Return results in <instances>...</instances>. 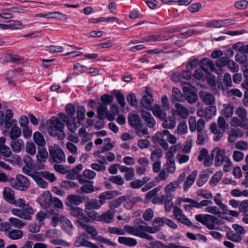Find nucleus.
Instances as JSON below:
<instances>
[{"label":"nucleus","mask_w":248,"mask_h":248,"mask_svg":"<svg viewBox=\"0 0 248 248\" xmlns=\"http://www.w3.org/2000/svg\"><path fill=\"white\" fill-rule=\"evenodd\" d=\"M224 109L222 110V114L226 118L232 116L234 111V106L232 103L223 105Z\"/></svg>","instance_id":"79ce46f5"},{"label":"nucleus","mask_w":248,"mask_h":248,"mask_svg":"<svg viewBox=\"0 0 248 248\" xmlns=\"http://www.w3.org/2000/svg\"><path fill=\"white\" fill-rule=\"evenodd\" d=\"M207 217V218L204 225H206V227L210 230L216 229V225L219 223L218 218L210 215H208Z\"/></svg>","instance_id":"bb28decb"},{"label":"nucleus","mask_w":248,"mask_h":248,"mask_svg":"<svg viewBox=\"0 0 248 248\" xmlns=\"http://www.w3.org/2000/svg\"><path fill=\"white\" fill-rule=\"evenodd\" d=\"M52 198L50 193L49 191H46L43 193L40 199H37V201L42 207L46 208L49 205Z\"/></svg>","instance_id":"f3484780"},{"label":"nucleus","mask_w":248,"mask_h":248,"mask_svg":"<svg viewBox=\"0 0 248 248\" xmlns=\"http://www.w3.org/2000/svg\"><path fill=\"white\" fill-rule=\"evenodd\" d=\"M144 40L146 42H155V41H161L163 40H168V38L164 37H163L160 35H151L144 38Z\"/></svg>","instance_id":"0e129e2a"},{"label":"nucleus","mask_w":248,"mask_h":248,"mask_svg":"<svg viewBox=\"0 0 248 248\" xmlns=\"http://www.w3.org/2000/svg\"><path fill=\"white\" fill-rule=\"evenodd\" d=\"M127 197L122 196L110 201L109 203L110 210H115V208L119 207L124 201L127 202Z\"/></svg>","instance_id":"c9c22d12"},{"label":"nucleus","mask_w":248,"mask_h":248,"mask_svg":"<svg viewBox=\"0 0 248 248\" xmlns=\"http://www.w3.org/2000/svg\"><path fill=\"white\" fill-rule=\"evenodd\" d=\"M85 113L86 109L84 107L79 106L78 107L77 112V123L80 124V122L84 120L85 118Z\"/></svg>","instance_id":"864d4df0"},{"label":"nucleus","mask_w":248,"mask_h":248,"mask_svg":"<svg viewBox=\"0 0 248 248\" xmlns=\"http://www.w3.org/2000/svg\"><path fill=\"white\" fill-rule=\"evenodd\" d=\"M82 169L83 165L81 164H78L72 170H69V172L68 173V176L70 179L74 178L75 177L76 175L77 174L80 170H81Z\"/></svg>","instance_id":"338daca9"},{"label":"nucleus","mask_w":248,"mask_h":248,"mask_svg":"<svg viewBox=\"0 0 248 248\" xmlns=\"http://www.w3.org/2000/svg\"><path fill=\"white\" fill-rule=\"evenodd\" d=\"M200 98L203 102L207 105H213L215 102V99L212 93L206 91H201L200 93Z\"/></svg>","instance_id":"dca6fc26"},{"label":"nucleus","mask_w":248,"mask_h":248,"mask_svg":"<svg viewBox=\"0 0 248 248\" xmlns=\"http://www.w3.org/2000/svg\"><path fill=\"white\" fill-rule=\"evenodd\" d=\"M7 235L11 239L17 240L23 237L24 232L20 230L15 229L8 231Z\"/></svg>","instance_id":"a19ab883"},{"label":"nucleus","mask_w":248,"mask_h":248,"mask_svg":"<svg viewBox=\"0 0 248 248\" xmlns=\"http://www.w3.org/2000/svg\"><path fill=\"white\" fill-rule=\"evenodd\" d=\"M36 183L37 185L43 188H46L48 186V183L42 179V176L39 172L35 171L30 175Z\"/></svg>","instance_id":"6ab92c4d"},{"label":"nucleus","mask_w":248,"mask_h":248,"mask_svg":"<svg viewBox=\"0 0 248 248\" xmlns=\"http://www.w3.org/2000/svg\"><path fill=\"white\" fill-rule=\"evenodd\" d=\"M129 124L135 129H140L141 126V122L140 117L136 114L130 113L128 117Z\"/></svg>","instance_id":"aec40b11"},{"label":"nucleus","mask_w":248,"mask_h":248,"mask_svg":"<svg viewBox=\"0 0 248 248\" xmlns=\"http://www.w3.org/2000/svg\"><path fill=\"white\" fill-rule=\"evenodd\" d=\"M162 189L161 186H158L152 190L149 191L145 194V198L147 200H150L155 197V196Z\"/></svg>","instance_id":"052dcab7"},{"label":"nucleus","mask_w":248,"mask_h":248,"mask_svg":"<svg viewBox=\"0 0 248 248\" xmlns=\"http://www.w3.org/2000/svg\"><path fill=\"white\" fill-rule=\"evenodd\" d=\"M11 130L9 132V137L11 140L17 139L21 135V130L16 125H12Z\"/></svg>","instance_id":"8fccbe9b"},{"label":"nucleus","mask_w":248,"mask_h":248,"mask_svg":"<svg viewBox=\"0 0 248 248\" xmlns=\"http://www.w3.org/2000/svg\"><path fill=\"white\" fill-rule=\"evenodd\" d=\"M226 237L228 239L235 243H239L243 239L242 236L232 231L226 233Z\"/></svg>","instance_id":"a18cd8bd"},{"label":"nucleus","mask_w":248,"mask_h":248,"mask_svg":"<svg viewBox=\"0 0 248 248\" xmlns=\"http://www.w3.org/2000/svg\"><path fill=\"white\" fill-rule=\"evenodd\" d=\"M67 200L72 204L78 205L83 202V198L77 195H70Z\"/></svg>","instance_id":"de8ad7c7"},{"label":"nucleus","mask_w":248,"mask_h":248,"mask_svg":"<svg viewBox=\"0 0 248 248\" xmlns=\"http://www.w3.org/2000/svg\"><path fill=\"white\" fill-rule=\"evenodd\" d=\"M204 111L205 115V119L210 120L216 115L217 108L214 106L207 107L204 109Z\"/></svg>","instance_id":"09e8293b"},{"label":"nucleus","mask_w":248,"mask_h":248,"mask_svg":"<svg viewBox=\"0 0 248 248\" xmlns=\"http://www.w3.org/2000/svg\"><path fill=\"white\" fill-rule=\"evenodd\" d=\"M11 185L16 189L25 191L29 187L30 182L25 176L19 174L16 176V180L11 181Z\"/></svg>","instance_id":"39448f33"},{"label":"nucleus","mask_w":248,"mask_h":248,"mask_svg":"<svg viewBox=\"0 0 248 248\" xmlns=\"http://www.w3.org/2000/svg\"><path fill=\"white\" fill-rule=\"evenodd\" d=\"M115 213V210H109L100 215V221H103L107 223H110L113 221L114 216Z\"/></svg>","instance_id":"5701e85b"},{"label":"nucleus","mask_w":248,"mask_h":248,"mask_svg":"<svg viewBox=\"0 0 248 248\" xmlns=\"http://www.w3.org/2000/svg\"><path fill=\"white\" fill-rule=\"evenodd\" d=\"M165 169L168 173H173L176 170L175 160H167Z\"/></svg>","instance_id":"69168bd1"},{"label":"nucleus","mask_w":248,"mask_h":248,"mask_svg":"<svg viewBox=\"0 0 248 248\" xmlns=\"http://www.w3.org/2000/svg\"><path fill=\"white\" fill-rule=\"evenodd\" d=\"M60 223L62 229L69 235L73 233V225L71 221L67 217H62L60 218Z\"/></svg>","instance_id":"a211bd4d"},{"label":"nucleus","mask_w":248,"mask_h":248,"mask_svg":"<svg viewBox=\"0 0 248 248\" xmlns=\"http://www.w3.org/2000/svg\"><path fill=\"white\" fill-rule=\"evenodd\" d=\"M184 93L185 100H186L189 103L192 104L196 102L198 100L197 95L190 89L188 87L185 86L183 87Z\"/></svg>","instance_id":"4468645a"},{"label":"nucleus","mask_w":248,"mask_h":248,"mask_svg":"<svg viewBox=\"0 0 248 248\" xmlns=\"http://www.w3.org/2000/svg\"><path fill=\"white\" fill-rule=\"evenodd\" d=\"M141 116L148 127L153 128L155 126V121L150 112L145 110H142L141 111Z\"/></svg>","instance_id":"cd10ccee"},{"label":"nucleus","mask_w":248,"mask_h":248,"mask_svg":"<svg viewBox=\"0 0 248 248\" xmlns=\"http://www.w3.org/2000/svg\"><path fill=\"white\" fill-rule=\"evenodd\" d=\"M88 222H84L81 223L80 222H78L80 225L79 227L84 229L88 234L92 235V238L94 239V237L97 235L98 232L94 226L87 224Z\"/></svg>","instance_id":"412c9836"},{"label":"nucleus","mask_w":248,"mask_h":248,"mask_svg":"<svg viewBox=\"0 0 248 248\" xmlns=\"http://www.w3.org/2000/svg\"><path fill=\"white\" fill-rule=\"evenodd\" d=\"M46 16H48L50 18H54L62 20H65L67 19L66 15L58 12H49L46 15Z\"/></svg>","instance_id":"680f3d73"},{"label":"nucleus","mask_w":248,"mask_h":248,"mask_svg":"<svg viewBox=\"0 0 248 248\" xmlns=\"http://www.w3.org/2000/svg\"><path fill=\"white\" fill-rule=\"evenodd\" d=\"M97 114L100 120H103L105 118L108 119V107L105 104H100L97 107Z\"/></svg>","instance_id":"58836bf2"},{"label":"nucleus","mask_w":248,"mask_h":248,"mask_svg":"<svg viewBox=\"0 0 248 248\" xmlns=\"http://www.w3.org/2000/svg\"><path fill=\"white\" fill-rule=\"evenodd\" d=\"M213 152L216 153L215 160V165L216 166H223V170L228 172L231 170L232 162L230 158L225 155V152L218 147L214 149Z\"/></svg>","instance_id":"7ed1b4c3"},{"label":"nucleus","mask_w":248,"mask_h":248,"mask_svg":"<svg viewBox=\"0 0 248 248\" xmlns=\"http://www.w3.org/2000/svg\"><path fill=\"white\" fill-rule=\"evenodd\" d=\"M119 113V108L115 104L111 105L110 112L108 114V120L110 121L114 120L115 116Z\"/></svg>","instance_id":"3c124183"},{"label":"nucleus","mask_w":248,"mask_h":248,"mask_svg":"<svg viewBox=\"0 0 248 248\" xmlns=\"http://www.w3.org/2000/svg\"><path fill=\"white\" fill-rule=\"evenodd\" d=\"M3 196L4 200L10 203H14V191L9 187H5L3 191Z\"/></svg>","instance_id":"4c0bfd02"},{"label":"nucleus","mask_w":248,"mask_h":248,"mask_svg":"<svg viewBox=\"0 0 248 248\" xmlns=\"http://www.w3.org/2000/svg\"><path fill=\"white\" fill-rule=\"evenodd\" d=\"M189 130L191 132L196 130L200 133L202 132L205 127V123L202 118H200L198 121L195 117H190L188 119Z\"/></svg>","instance_id":"423d86ee"},{"label":"nucleus","mask_w":248,"mask_h":248,"mask_svg":"<svg viewBox=\"0 0 248 248\" xmlns=\"http://www.w3.org/2000/svg\"><path fill=\"white\" fill-rule=\"evenodd\" d=\"M78 186L77 183L69 180H65L62 182L61 186L65 189H72Z\"/></svg>","instance_id":"774afa93"},{"label":"nucleus","mask_w":248,"mask_h":248,"mask_svg":"<svg viewBox=\"0 0 248 248\" xmlns=\"http://www.w3.org/2000/svg\"><path fill=\"white\" fill-rule=\"evenodd\" d=\"M172 101H177L183 102L185 101L184 95L181 93L180 90L176 88H174L172 91Z\"/></svg>","instance_id":"49530a36"},{"label":"nucleus","mask_w":248,"mask_h":248,"mask_svg":"<svg viewBox=\"0 0 248 248\" xmlns=\"http://www.w3.org/2000/svg\"><path fill=\"white\" fill-rule=\"evenodd\" d=\"M173 213L175 218L181 223L187 226L192 225L191 222L183 214V211L180 208L175 206L173 208Z\"/></svg>","instance_id":"9d476101"},{"label":"nucleus","mask_w":248,"mask_h":248,"mask_svg":"<svg viewBox=\"0 0 248 248\" xmlns=\"http://www.w3.org/2000/svg\"><path fill=\"white\" fill-rule=\"evenodd\" d=\"M179 186V181H174L170 182L165 187L164 190L166 194L169 195H174L172 194L173 192L176 191V190Z\"/></svg>","instance_id":"e433bc0d"},{"label":"nucleus","mask_w":248,"mask_h":248,"mask_svg":"<svg viewBox=\"0 0 248 248\" xmlns=\"http://www.w3.org/2000/svg\"><path fill=\"white\" fill-rule=\"evenodd\" d=\"M187 125L185 121H182L178 124L177 128V133L178 135H184L187 132Z\"/></svg>","instance_id":"bf43d9fd"},{"label":"nucleus","mask_w":248,"mask_h":248,"mask_svg":"<svg viewBox=\"0 0 248 248\" xmlns=\"http://www.w3.org/2000/svg\"><path fill=\"white\" fill-rule=\"evenodd\" d=\"M114 93L118 103L120 105L122 108H124L125 105V101L124 95L119 90L114 91Z\"/></svg>","instance_id":"4d7b16f0"},{"label":"nucleus","mask_w":248,"mask_h":248,"mask_svg":"<svg viewBox=\"0 0 248 248\" xmlns=\"http://www.w3.org/2000/svg\"><path fill=\"white\" fill-rule=\"evenodd\" d=\"M243 133L240 129H233L228 136V141L231 143L234 142L237 138L242 137Z\"/></svg>","instance_id":"ea45409f"},{"label":"nucleus","mask_w":248,"mask_h":248,"mask_svg":"<svg viewBox=\"0 0 248 248\" xmlns=\"http://www.w3.org/2000/svg\"><path fill=\"white\" fill-rule=\"evenodd\" d=\"M9 221L11 226H12L18 229H21L26 225L25 223L15 217H10L9 219Z\"/></svg>","instance_id":"5fc2aeb1"},{"label":"nucleus","mask_w":248,"mask_h":248,"mask_svg":"<svg viewBox=\"0 0 248 248\" xmlns=\"http://www.w3.org/2000/svg\"><path fill=\"white\" fill-rule=\"evenodd\" d=\"M75 117H72L66 123L68 129L71 133H75L78 128L77 123H76Z\"/></svg>","instance_id":"13d9d810"},{"label":"nucleus","mask_w":248,"mask_h":248,"mask_svg":"<svg viewBox=\"0 0 248 248\" xmlns=\"http://www.w3.org/2000/svg\"><path fill=\"white\" fill-rule=\"evenodd\" d=\"M23 160L25 166L22 168V171L25 174L30 176L31 173L35 171L32 170V168L33 166V161L28 155H25L23 157Z\"/></svg>","instance_id":"ddd939ff"},{"label":"nucleus","mask_w":248,"mask_h":248,"mask_svg":"<svg viewBox=\"0 0 248 248\" xmlns=\"http://www.w3.org/2000/svg\"><path fill=\"white\" fill-rule=\"evenodd\" d=\"M11 212L13 215L17 216L19 218L24 219L25 220L30 218L28 216L24 213L23 208L22 210L17 208H14L12 210Z\"/></svg>","instance_id":"e2e57ef3"},{"label":"nucleus","mask_w":248,"mask_h":248,"mask_svg":"<svg viewBox=\"0 0 248 248\" xmlns=\"http://www.w3.org/2000/svg\"><path fill=\"white\" fill-rule=\"evenodd\" d=\"M103 204V202L101 199H99V201L96 199H92L86 203L85 207L88 210H97Z\"/></svg>","instance_id":"a878e982"},{"label":"nucleus","mask_w":248,"mask_h":248,"mask_svg":"<svg viewBox=\"0 0 248 248\" xmlns=\"http://www.w3.org/2000/svg\"><path fill=\"white\" fill-rule=\"evenodd\" d=\"M24 142L21 139H14L10 142V145L15 153H19L24 147Z\"/></svg>","instance_id":"c756f323"},{"label":"nucleus","mask_w":248,"mask_h":248,"mask_svg":"<svg viewBox=\"0 0 248 248\" xmlns=\"http://www.w3.org/2000/svg\"><path fill=\"white\" fill-rule=\"evenodd\" d=\"M108 232L113 234L124 235L126 232L124 228L122 229L120 227H109L108 228Z\"/></svg>","instance_id":"6e6d98bb"},{"label":"nucleus","mask_w":248,"mask_h":248,"mask_svg":"<svg viewBox=\"0 0 248 248\" xmlns=\"http://www.w3.org/2000/svg\"><path fill=\"white\" fill-rule=\"evenodd\" d=\"M167 130L157 132L152 138L154 142H157L164 149H167L169 145L166 141Z\"/></svg>","instance_id":"1a4fd4ad"},{"label":"nucleus","mask_w":248,"mask_h":248,"mask_svg":"<svg viewBox=\"0 0 248 248\" xmlns=\"http://www.w3.org/2000/svg\"><path fill=\"white\" fill-rule=\"evenodd\" d=\"M50 157L54 162L61 163L65 161V157L62 150L58 145L54 144L49 147Z\"/></svg>","instance_id":"20e7f679"},{"label":"nucleus","mask_w":248,"mask_h":248,"mask_svg":"<svg viewBox=\"0 0 248 248\" xmlns=\"http://www.w3.org/2000/svg\"><path fill=\"white\" fill-rule=\"evenodd\" d=\"M162 122V125L163 128L166 129H173L175 127L176 122L175 120L171 117H165Z\"/></svg>","instance_id":"c03bdc74"},{"label":"nucleus","mask_w":248,"mask_h":248,"mask_svg":"<svg viewBox=\"0 0 248 248\" xmlns=\"http://www.w3.org/2000/svg\"><path fill=\"white\" fill-rule=\"evenodd\" d=\"M13 114V112L11 109H8L6 110L5 116L4 115L6 127L9 128L12 125H16L17 121L15 119L12 120Z\"/></svg>","instance_id":"4be33fe9"},{"label":"nucleus","mask_w":248,"mask_h":248,"mask_svg":"<svg viewBox=\"0 0 248 248\" xmlns=\"http://www.w3.org/2000/svg\"><path fill=\"white\" fill-rule=\"evenodd\" d=\"M197 173L196 171H192L186 178L184 184V190L187 191L192 185L196 178Z\"/></svg>","instance_id":"f704fd0d"},{"label":"nucleus","mask_w":248,"mask_h":248,"mask_svg":"<svg viewBox=\"0 0 248 248\" xmlns=\"http://www.w3.org/2000/svg\"><path fill=\"white\" fill-rule=\"evenodd\" d=\"M210 129L211 132L214 135L213 140L215 141L220 140L225 133V131L217 126L215 123H213L211 124Z\"/></svg>","instance_id":"2eb2a0df"},{"label":"nucleus","mask_w":248,"mask_h":248,"mask_svg":"<svg viewBox=\"0 0 248 248\" xmlns=\"http://www.w3.org/2000/svg\"><path fill=\"white\" fill-rule=\"evenodd\" d=\"M70 214L78 218L77 220L75 221V224L78 227H79L80 225L78 224V222H80L83 223L84 222H89V218L83 212V210L77 207H72L70 209Z\"/></svg>","instance_id":"0eeeda50"},{"label":"nucleus","mask_w":248,"mask_h":248,"mask_svg":"<svg viewBox=\"0 0 248 248\" xmlns=\"http://www.w3.org/2000/svg\"><path fill=\"white\" fill-rule=\"evenodd\" d=\"M181 147L180 143L171 146L166 153L165 157L167 158V160H174L173 157L174 153L177 152L178 150L181 149Z\"/></svg>","instance_id":"72a5a7b5"},{"label":"nucleus","mask_w":248,"mask_h":248,"mask_svg":"<svg viewBox=\"0 0 248 248\" xmlns=\"http://www.w3.org/2000/svg\"><path fill=\"white\" fill-rule=\"evenodd\" d=\"M162 156L161 149L158 148L154 150L151 154L150 159L152 161H160V159Z\"/></svg>","instance_id":"603ef678"},{"label":"nucleus","mask_w":248,"mask_h":248,"mask_svg":"<svg viewBox=\"0 0 248 248\" xmlns=\"http://www.w3.org/2000/svg\"><path fill=\"white\" fill-rule=\"evenodd\" d=\"M134 226L125 225L124 228L126 232L129 234L139 237V234L145 232L155 233L158 231L157 227H152L140 219H136L134 221Z\"/></svg>","instance_id":"f257e3e1"},{"label":"nucleus","mask_w":248,"mask_h":248,"mask_svg":"<svg viewBox=\"0 0 248 248\" xmlns=\"http://www.w3.org/2000/svg\"><path fill=\"white\" fill-rule=\"evenodd\" d=\"M74 245L77 247H83L88 248H104L102 245L99 246L88 241L85 234H81L79 236L75 241Z\"/></svg>","instance_id":"6e6552de"},{"label":"nucleus","mask_w":248,"mask_h":248,"mask_svg":"<svg viewBox=\"0 0 248 248\" xmlns=\"http://www.w3.org/2000/svg\"><path fill=\"white\" fill-rule=\"evenodd\" d=\"M48 156V154L46 148L41 147L38 148V152L36 155V159L38 162H45Z\"/></svg>","instance_id":"473e14b6"},{"label":"nucleus","mask_w":248,"mask_h":248,"mask_svg":"<svg viewBox=\"0 0 248 248\" xmlns=\"http://www.w3.org/2000/svg\"><path fill=\"white\" fill-rule=\"evenodd\" d=\"M200 66L203 70L206 72L213 71L214 69V63L208 59H202L200 61Z\"/></svg>","instance_id":"b1692460"},{"label":"nucleus","mask_w":248,"mask_h":248,"mask_svg":"<svg viewBox=\"0 0 248 248\" xmlns=\"http://www.w3.org/2000/svg\"><path fill=\"white\" fill-rule=\"evenodd\" d=\"M118 242L128 247H134L137 245L136 239L128 237L120 236L118 239Z\"/></svg>","instance_id":"2f4dec72"},{"label":"nucleus","mask_w":248,"mask_h":248,"mask_svg":"<svg viewBox=\"0 0 248 248\" xmlns=\"http://www.w3.org/2000/svg\"><path fill=\"white\" fill-rule=\"evenodd\" d=\"M150 110L155 117L161 120H163L166 116V109H162L158 105H155Z\"/></svg>","instance_id":"7c9ffc66"},{"label":"nucleus","mask_w":248,"mask_h":248,"mask_svg":"<svg viewBox=\"0 0 248 248\" xmlns=\"http://www.w3.org/2000/svg\"><path fill=\"white\" fill-rule=\"evenodd\" d=\"M118 190L107 191L101 193L98 196L99 199H101L103 203L106 202V200H110L119 195Z\"/></svg>","instance_id":"393cba45"},{"label":"nucleus","mask_w":248,"mask_h":248,"mask_svg":"<svg viewBox=\"0 0 248 248\" xmlns=\"http://www.w3.org/2000/svg\"><path fill=\"white\" fill-rule=\"evenodd\" d=\"M33 138L34 142L38 146L44 147L46 144L44 136L39 132L37 131L34 132Z\"/></svg>","instance_id":"37998d69"},{"label":"nucleus","mask_w":248,"mask_h":248,"mask_svg":"<svg viewBox=\"0 0 248 248\" xmlns=\"http://www.w3.org/2000/svg\"><path fill=\"white\" fill-rule=\"evenodd\" d=\"M6 139L4 137L0 138V153L5 157H9L12 155L11 149L5 145Z\"/></svg>","instance_id":"c85d7f7f"},{"label":"nucleus","mask_w":248,"mask_h":248,"mask_svg":"<svg viewBox=\"0 0 248 248\" xmlns=\"http://www.w3.org/2000/svg\"><path fill=\"white\" fill-rule=\"evenodd\" d=\"M64 125L58 119L52 118L47 127L48 133L52 136L57 137L59 140H62L65 137L63 131Z\"/></svg>","instance_id":"f03ea898"},{"label":"nucleus","mask_w":248,"mask_h":248,"mask_svg":"<svg viewBox=\"0 0 248 248\" xmlns=\"http://www.w3.org/2000/svg\"><path fill=\"white\" fill-rule=\"evenodd\" d=\"M173 115L177 114L183 119H186L189 115L188 109L180 103H177L175 104V109L172 111Z\"/></svg>","instance_id":"f8f14e48"},{"label":"nucleus","mask_w":248,"mask_h":248,"mask_svg":"<svg viewBox=\"0 0 248 248\" xmlns=\"http://www.w3.org/2000/svg\"><path fill=\"white\" fill-rule=\"evenodd\" d=\"M154 101L153 94L149 89L147 88L145 90V95L143 96L141 99V103L144 108L150 110L152 107V103Z\"/></svg>","instance_id":"9b49d317"}]
</instances>
